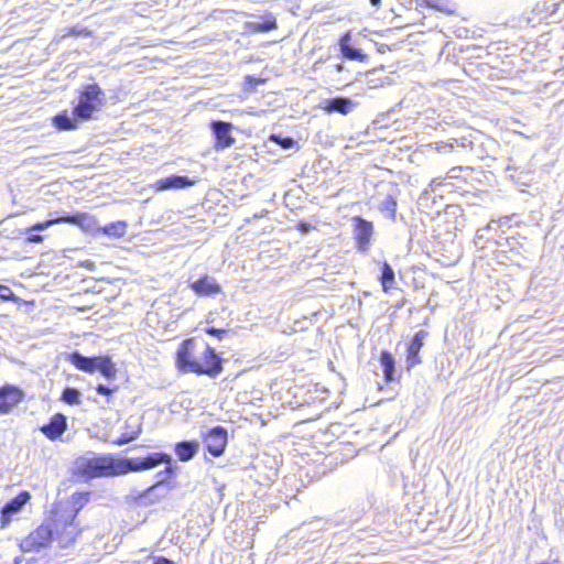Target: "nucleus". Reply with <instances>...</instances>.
Returning <instances> with one entry per match:
<instances>
[{
	"instance_id": "f257e3e1",
	"label": "nucleus",
	"mask_w": 564,
	"mask_h": 564,
	"mask_svg": "<svg viewBox=\"0 0 564 564\" xmlns=\"http://www.w3.org/2000/svg\"><path fill=\"white\" fill-rule=\"evenodd\" d=\"M172 458L164 453H152L144 458H115L111 455H87L76 459L75 471L85 478L111 477L129 471H138L153 468L160 464H166L164 477L155 485L149 487L140 499L143 502L153 503L167 492L164 485L172 473Z\"/></svg>"
},
{
	"instance_id": "f03ea898",
	"label": "nucleus",
	"mask_w": 564,
	"mask_h": 564,
	"mask_svg": "<svg viewBox=\"0 0 564 564\" xmlns=\"http://www.w3.org/2000/svg\"><path fill=\"white\" fill-rule=\"evenodd\" d=\"M176 365L182 372L217 376L223 367L219 355H176Z\"/></svg>"
},
{
	"instance_id": "7ed1b4c3",
	"label": "nucleus",
	"mask_w": 564,
	"mask_h": 564,
	"mask_svg": "<svg viewBox=\"0 0 564 564\" xmlns=\"http://www.w3.org/2000/svg\"><path fill=\"white\" fill-rule=\"evenodd\" d=\"M73 365L87 372H100L107 379H113L117 372L115 364L108 355L88 357L85 355H68Z\"/></svg>"
},
{
	"instance_id": "20e7f679",
	"label": "nucleus",
	"mask_w": 564,
	"mask_h": 564,
	"mask_svg": "<svg viewBox=\"0 0 564 564\" xmlns=\"http://www.w3.org/2000/svg\"><path fill=\"white\" fill-rule=\"evenodd\" d=\"M102 91L98 85L91 84L85 87L79 96L78 105L74 109V115L80 120L91 118L94 111L98 110L101 105Z\"/></svg>"
},
{
	"instance_id": "39448f33",
	"label": "nucleus",
	"mask_w": 564,
	"mask_h": 564,
	"mask_svg": "<svg viewBox=\"0 0 564 564\" xmlns=\"http://www.w3.org/2000/svg\"><path fill=\"white\" fill-rule=\"evenodd\" d=\"M53 539V529L51 524H42L35 531L31 532L21 543L24 552H35L46 547Z\"/></svg>"
},
{
	"instance_id": "423d86ee",
	"label": "nucleus",
	"mask_w": 564,
	"mask_h": 564,
	"mask_svg": "<svg viewBox=\"0 0 564 564\" xmlns=\"http://www.w3.org/2000/svg\"><path fill=\"white\" fill-rule=\"evenodd\" d=\"M207 451L215 457L220 456L227 445V431L223 426L212 429L205 436Z\"/></svg>"
},
{
	"instance_id": "0eeeda50",
	"label": "nucleus",
	"mask_w": 564,
	"mask_h": 564,
	"mask_svg": "<svg viewBox=\"0 0 564 564\" xmlns=\"http://www.w3.org/2000/svg\"><path fill=\"white\" fill-rule=\"evenodd\" d=\"M61 522L56 521V540L62 547L75 542L76 538L80 534L78 523L75 521V514L69 520L64 522L63 529L59 530Z\"/></svg>"
},
{
	"instance_id": "6e6552de",
	"label": "nucleus",
	"mask_w": 564,
	"mask_h": 564,
	"mask_svg": "<svg viewBox=\"0 0 564 564\" xmlns=\"http://www.w3.org/2000/svg\"><path fill=\"white\" fill-rule=\"evenodd\" d=\"M24 393L17 387L4 386L0 388V414H8L22 401Z\"/></svg>"
},
{
	"instance_id": "1a4fd4ad",
	"label": "nucleus",
	"mask_w": 564,
	"mask_h": 564,
	"mask_svg": "<svg viewBox=\"0 0 564 564\" xmlns=\"http://www.w3.org/2000/svg\"><path fill=\"white\" fill-rule=\"evenodd\" d=\"M232 124L225 121H213L212 130L216 138V149L229 148L235 139L231 137Z\"/></svg>"
},
{
	"instance_id": "9d476101",
	"label": "nucleus",
	"mask_w": 564,
	"mask_h": 564,
	"mask_svg": "<svg viewBox=\"0 0 564 564\" xmlns=\"http://www.w3.org/2000/svg\"><path fill=\"white\" fill-rule=\"evenodd\" d=\"M63 223L78 226L84 231L89 232V234L100 230L97 219L93 215L87 214V213H77L74 215H65V216H63Z\"/></svg>"
},
{
	"instance_id": "9b49d317",
	"label": "nucleus",
	"mask_w": 564,
	"mask_h": 564,
	"mask_svg": "<svg viewBox=\"0 0 564 564\" xmlns=\"http://www.w3.org/2000/svg\"><path fill=\"white\" fill-rule=\"evenodd\" d=\"M355 105L356 104L348 97H336L323 100L319 104V108L328 113L338 112L348 115L354 109Z\"/></svg>"
},
{
	"instance_id": "f8f14e48",
	"label": "nucleus",
	"mask_w": 564,
	"mask_h": 564,
	"mask_svg": "<svg viewBox=\"0 0 564 564\" xmlns=\"http://www.w3.org/2000/svg\"><path fill=\"white\" fill-rule=\"evenodd\" d=\"M191 289L199 296H209L221 293L220 285L213 276L209 275H204L203 278L192 282Z\"/></svg>"
},
{
	"instance_id": "ddd939ff",
	"label": "nucleus",
	"mask_w": 564,
	"mask_h": 564,
	"mask_svg": "<svg viewBox=\"0 0 564 564\" xmlns=\"http://www.w3.org/2000/svg\"><path fill=\"white\" fill-rule=\"evenodd\" d=\"M66 427H67L66 416L61 413H56L51 417L48 424H45L41 427V432L47 438L54 441V440L58 438L66 431Z\"/></svg>"
},
{
	"instance_id": "4468645a",
	"label": "nucleus",
	"mask_w": 564,
	"mask_h": 564,
	"mask_svg": "<svg viewBox=\"0 0 564 564\" xmlns=\"http://www.w3.org/2000/svg\"><path fill=\"white\" fill-rule=\"evenodd\" d=\"M196 183L195 180H191L187 176L182 175H172L165 178H161L156 181L155 188L158 191H167V189H181L185 187H189Z\"/></svg>"
},
{
	"instance_id": "2eb2a0df",
	"label": "nucleus",
	"mask_w": 564,
	"mask_h": 564,
	"mask_svg": "<svg viewBox=\"0 0 564 564\" xmlns=\"http://www.w3.org/2000/svg\"><path fill=\"white\" fill-rule=\"evenodd\" d=\"M124 427H126V431L120 435V437H118L117 440L113 441V444L123 445L129 442H132V441L137 440L142 432V423H141L140 419H138V417H133V416L129 417L126 421Z\"/></svg>"
},
{
	"instance_id": "dca6fc26",
	"label": "nucleus",
	"mask_w": 564,
	"mask_h": 564,
	"mask_svg": "<svg viewBox=\"0 0 564 564\" xmlns=\"http://www.w3.org/2000/svg\"><path fill=\"white\" fill-rule=\"evenodd\" d=\"M355 221L356 239L358 241L359 249L366 250L372 236V224L360 217H356Z\"/></svg>"
},
{
	"instance_id": "f3484780",
	"label": "nucleus",
	"mask_w": 564,
	"mask_h": 564,
	"mask_svg": "<svg viewBox=\"0 0 564 564\" xmlns=\"http://www.w3.org/2000/svg\"><path fill=\"white\" fill-rule=\"evenodd\" d=\"M198 448L197 441H183L175 445V453L180 460L187 462L197 454Z\"/></svg>"
},
{
	"instance_id": "a211bd4d",
	"label": "nucleus",
	"mask_w": 564,
	"mask_h": 564,
	"mask_svg": "<svg viewBox=\"0 0 564 564\" xmlns=\"http://www.w3.org/2000/svg\"><path fill=\"white\" fill-rule=\"evenodd\" d=\"M351 40L350 32L345 33L339 40L340 52L345 58L351 61H362L365 55L360 50L352 47L349 42Z\"/></svg>"
},
{
	"instance_id": "6ab92c4d",
	"label": "nucleus",
	"mask_w": 564,
	"mask_h": 564,
	"mask_svg": "<svg viewBox=\"0 0 564 564\" xmlns=\"http://www.w3.org/2000/svg\"><path fill=\"white\" fill-rule=\"evenodd\" d=\"M30 494L28 491L20 492L15 498L9 501L2 509L3 517H10L19 512L29 501Z\"/></svg>"
},
{
	"instance_id": "aec40b11",
	"label": "nucleus",
	"mask_w": 564,
	"mask_h": 564,
	"mask_svg": "<svg viewBox=\"0 0 564 564\" xmlns=\"http://www.w3.org/2000/svg\"><path fill=\"white\" fill-rule=\"evenodd\" d=\"M379 366L382 370L386 382L394 381L395 379V361L392 355H380L378 358Z\"/></svg>"
},
{
	"instance_id": "412c9836",
	"label": "nucleus",
	"mask_w": 564,
	"mask_h": 564,
	"mask_svg": "<svg viewBox=\"0 0 564 564\" xmlns=\"http://www.w3.org/2000/svg\"><path fill=\"white\" fill-rule=\"evenodd\" d=\"M53 122L59 130H73L77 128L76 119L70 118L66 112L55 116Z\"/></svg>"
},
{
	"instance_id": "4be33fe9",
	"label": "nucleus",
	"mask_w": 564,
	"mask_h": 564,
	"mask_svg": "<svg viewBox=\"0 0 564 564\" xmlns=\"http://www.w3.org/2000/svg\"><path fill=\"white\" fill-rule=\"evenodd\" d=\"M381 284L384 292H388L394 284V271L387 262L383 263L381 269Z\"/></svg>"
},
{
	"instance_id": "5701e85b",
	"label": "nucleus",
	"mask_w": 564,
	"mask_h": 564,
	"mask_svg": "<svg viewBox=\"0 0 564 564\" xmlns=\"http://www.w3.org/2000/svg\"><path fill=\"white\" fill-rule=\"evenodd\" d=\"M102 232L115 238L123 237L127 232V224L124 221L111 223L102 228Z\"/></svg>"
},
{
	"instance_id": "b1692460",
	"label": "nucleus",
	"mask_w": 564,
	"mask_h": 564,
	"mask_svg": "<svg viewBox=\"0 0 564 564\" xmlns=\"http://www.w3.org/2000/svg\"><path fill=\"white\" fill-rule=\"evenodd\" d=\"M62 400L70 405L80 403V392L75 388H65L62 393Z\"/></svg>"
},
{
	"instance_id": "393cba45",
	"label": "nucleus",
	"mask_w": 564,
	"mask_h": 564,
	"mask_svg": "<svg viewBox=\"0 0 564 564\" xmlns=\"http://www.w3.org/2000/svg\"><path fill=\"white\" fill-rule=\"evenodd\" d=\"M249 26L253 32H269L276 28V23L274 19H267L262 22H252Z\"/></svg>"
},
{
	"instance_id": "a878e982",
	"label": "nucleus",
	"mask_w": 564,
	"mask_h": 564,
	"mask_svg": "<svg viewBox=\"0 0 564 564\" xmlns=\"http://www.w3.org/2000/svg\"><path fill=\"white\" fill-rule=\"evenodd\" d=\"M427 333L424 330H420L415 334L413 339L411 340L408 352H419L420 349L423 347V341L427 337Z\"/></svg>"
},
{
	"instance_id": "bb28decb",
	"label": "nucleus",
	"mask_w": 564,
	"mask_h": 564,
	"mask_svg": "<svg viewBox=\"0 0 564 564\" xmlns=\"http://www.w3.org/2000/svg\"><path fill=\"white\" fill-rule=\"evenodd\" d=\"M397 202L393 197H386L380 204V210L387 213V216L391 219L395 216Z\"/></svg>"
},
{
	"instance_id": "cd10ccee",
	"label": "nucleus",
	"mask_w": 564,
	"mask_h": 564,
	"mask_svg": "<svg viewBox=\"0 0 564 564\" xmlns=\"http://www.w3.org/2000/svg\"><path fill=\"white\" fill-rule=\"evenodd\" d=\"M63 223V216L34 224L29 230L43 231L53 225Z\"/></svg>"
},
{
	"instance_id": "c85d7f7f",
	"label": "nucleus",
	"mask_w": 564,
	"mask_h": 564,
	"mask_svg": "<svg viewBox=\"0 0 564 564\" xmlns=\"http://www.w3.org/2000/svg\"><path fill=\"white\" fill-rule=\"evenodd\" d=\"M14 294L13 292L11 291V289L7 285H2L0 286V299L2 301H8V300H11L13 299Z\"/></svg>"
},
{
	"instance_id": "c756f323",
	"label": "nucleus",
	"mask_w": 564,
	"mask_h": 564,
	"mask_svg": "<svg viewBox=\"0 0 564 564\" xmlns=\"http://www.w3.org/2000/svg\"><path fill=\"white\" fill-rule=\"evenodd\" d=\"M276 140L284 149H291L295 144V141L289 137L288 138H276Z\"/></svg>"
},
{
	"instance_id": "7c9ffc66",
	"label": "nucleus",
	"mask_w": 564,
	"mask_h": 564,
	"mask_svg": "<svg viewBox=\"0 0 564 564\" xmlns=\"http://www.w3.org/2000/svg\"><path fill=\"white\" fill-rule=\"evenodd\" d=\"M97 392L99 394H104V395H109L111 394L116 389H112V388H109L108 386H105V384H98V387L96 388Z\"/></svg>"
},
{
	"instance_id": "2f4dec72",
	"label": "nucleus",
	"mask_w": 564,
	"mask_h": 564,
	"mask_svg": "<svg viewBox=\"0 0 564 564\" xmlns=\"http://www.w3.org/2000/svg\"><path fill=\"white\" fill-rule=\"evenodd\" d=\"M435 149L441 153H447L453 149L452 143H437Z\"/></svg>"
},
{
	"instance_id": "473e14b6",
	"label": "nucleus",
	"mask_w": 564,
	"mask_h": 564,
	"mask_svg": "<svg viewBox=\"0 0 564 564\" xmlns=\"http://www.w3.org/2000/svg\"><path fill=\"white\" fill-rule=\"evenodd\" d=\"M153 564H175V563L164 556H154Z\"/></svg>"
},
{
	"instance_id": "72a5a7b5",
	"label": "nucleus",
	"mask_w": 564,
	"mask_h": 564,
	"mask_svg": "<svg viewBox=\"0 0 564 564\" xmlns=\"http://www.w3.org/2000/svg\"><path fill=\"white\" fill-rule=\"evenodd\" d=\"M43 240L44 237L42 235H31L26 238V241L32 243H41Z\"/></svg>"
},
{
	"instance_id": "f704fd0d",
	"label": "nucleus",
	"mask_w": 564,
	"mask_h": 564,
	"mask_svg": "<svg viewBox=\"0 0 564 564\" xmlns=\"http://www.w3.org/2000/svg\"><path fill=\"white\" fill-rule=\"evenodd\" d=\"M417 362H420L417 354L409 355V357H408V368L414 366Z\"/></svg>"
},
{
	"instance_id": "c9c22d12",
	"label": "nucleus",
	"mask_w": 564,
	"mask_h": 564,
	"mask_svg": "<svg viewBox=\"0 0 564 564\" xmlns=\"http://www.w3.org/2000/svg\"><path fill=\"white\" fill-rule=\"evenodd\" d=\"M246 82H247L249 85H257V84H259V83H262V80H261V79H258V78H256V77H253V76H250V75L246 77Z\"/></svg>"
},
{
	"instance_id": "e433bc0d",
	"label": "nucleus",
	"mask_w": 564,
	"mask_h": 564,
	"mask_svg": "<svg viewBox=\"0 0 564 564\" xmlns=\"http://www.w3.org/2000/svg\"><path fill=\"white\" fill-rule=\"evenodd\" d=\"M192 345V340H185L183 341V348L178 349L176 352H186L189 349V346Z\"/></svg>"
},
{
	"instance_id": "4c0bfd02",
	"label": "nucleus",
	"mask_w": 564,
	"mask_h": 564,
	"mask_svg": "<svg viewBox=\"0 0 564 564\" xmlns=\"http://www.w3.org/2000/svg\"><path fill=\"white\" fill-rule=\"evenodd\" d=\"M423 3H425L430 8H436V4L433 1H431V0H422L420 2V6H423Z\"/></svg>"
},
{
	"instance_id": "58836bf2",
	"label": "nucleus",
	"mask_w": 564,
	"mask_h": 564,
	"mask_svg": "<svg viewBox=\"0 0 564 564\" xmlns=\"http://www.w3.org/2000/svg\"><path fill=\"white\" fill-rule=\"evenodd\" d=\"M300 228H301V230H302V231H305V232H306V231H308V230H310L311 225H310V224H305V223H301V224H300Z\"/></svg>"
},
{
	"instance_id": "ea45409f",
	"label": "nucleus",
	"mask_w": 564,
	"mask_h": 564,
	"mask_svg": "<svg viewBox=\"0 0 564 564\" xmlns=\"http://www.w3.org/2000/svg\"><path fill=\"white\" fill-rule=\"evenodd\" d=\"M372 6L380 4L381 0H369Z\"/></svg>"
},
{
	"instance_id": "a19ab883",
	"label": "nucleus",
	"mask_w": 564,
	"mask_h": 564,
	"mask_svg": "<svg viewBox=\"0 0 564 564\" xmlns=\"http://www.w3.org/2000/svg\"><path fill=\"white\" fill-rule=\"evenodd\" d=\"M219 332H220L219 329H216L214 327L208 329V333H210V334H216V333H219Z\"/></svg>"
},
{
	"instance_id": "79ce46f5",
	"label": "nucleus",
	"mask_w": 564,
	"mask_h": 564,
	"mask_svg": "<svg viewBox=\"0 0 564 564\" xmlns=\"http://www.w3.org/2000/svg\"><path fill=\"white\" fill-rule=\"evenodd\" d=\"M336 69H337L338 72H341V70L344 69V65H343V64H337V65H336Z\"/></svg>"
},
{
	"instance_id": "37998d69",
	"label": "nucleus",
	"mask_w": 564,
	"mask_h": 564,
	"mask_svg": "<svg viewBox=\"0 0 564 564\" xmlns=\"http://www.w3.org/2000/svg\"><path fill=\"white\" fill-rule=\"evenodd\" d=\"M85 265H86L87 268H90V267H93V265H94V262H93V261L87 260V261L85 262Z\"/></svg>"
},
{
	"instance_id": "c03bdc74",
	"label": "nucleus",
	"mask_w": 564,
	"mask_h": 564,
	"mask_svg": "<svg viewBox=\"0 0 564 564\" xmlns=\"http://www.w3.org/2000/svg\"><path fill=\"white\" fill-rule=\"evenodd\" d=\"M206 352H209V354H213V352H216L214 348H210V347H207L206 348Z\"/></svg>"
}]
</instances>
